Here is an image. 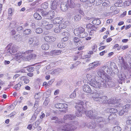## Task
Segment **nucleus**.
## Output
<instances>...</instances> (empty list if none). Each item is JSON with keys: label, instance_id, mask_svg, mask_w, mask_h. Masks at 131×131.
<instances>
[{"label": "nucleus", "instance_id": "obj_1", "mask_svg": "<svg viewBox=\"0 0 131 131\" xmlns=\"http://www.w3.org/2000/svg\"><path fill=\"white\" fill-rule=\"evenodd\" d=\"M74 33L75 36L80 38H84L88 35V34L85 32V29L82 27L75 28Z\"/></svg>", "mask_w": 131, "mask_h": 131}, {"label": "nucleus", "instance_id": "obj_61", "mask_svg": "<svg viewBox=\"0 0 131 131\" xmlns=\"http://www.w3.org/2000/svg\"><path fill=\"white\" fill-rule=\"evenodd\" d=\"M91 57V55H85L84 56V58L85 59V58H90Z\"/></svg>", "mask_w": 131, "mask_h": 131}, {"label": "nucleus", "instance_id": "obj_21", "mask_svg": "<svg viewBox=\"0 0 131 131\" xmlns=\"http://www.w3.org/2000/svg\"><path fill=\"white\" fill-rule=\"evenodd\" d=\"M62 51L61 50L54 49L51 51L50 53L53 56H58L60 55Z\"/></svg>", "mask_w": 131, "mask_h": 131}, {"label": "nucleus", "instance_id": "obj_49", "mask_svg": "<svg viewBox=\"0 0 131 131\" xmlns=\"http://www.w3.org/2000/svg\"><path fill=\"white\" fill-rule=\"evenodd\" d=\"M125 111H124V110L123 109L122 110H121L119 112V115H123Z\"/></svg>", "mask_w": 131, "mask_h": 131}, {"label": "nucleus", "instance_id": "obj_17", "mask_svg": "<svg viewBox=\"0 0 131 131\" xmlns=\"http://www.w3.org/2000/svg\"><path fill=\"white\" fill-rule=\"evenodd\" d=\"M60 8L62 10L65 12L68 9V7L67 3L65 2H63L61 4Z\"/></svg>", "mask_w": 131, "mask_h": 131}, {"label": "nucleus", "instance_id": "obj_37", "mask_svg": "<svg viewBox=\"0 0 131 131\" xmlns=\"http://www.w3.org/2000/svg\"><path fill=\"white\" fill-rule=\"evenodd\" d=\"M121 130L122 129L121 127L118 126H117L114 128L113 131H121Z\"/></svg>", "mask_w": 131, "mask_h": 131}, {"label": "nucleus", "instance_id": "obj_13", "mask_svg": "<svg viewBox=\"0 0 131 131\" xmlns=\"http://www.w3.org/2000/svg\"><path fill=\"white\" fill-rule=\"evenodd\" d=\"M54 31L56 33L59 32L62 29L65 28L66 26V25H54Z\"/></svg>", "mask_w": 131, "mask_h": 131}, {"label": "nucleus", "instance_id": "obj_29", "mask_svg": "<svg viewBox=\"0 0 131 131\" xmlns=\"http://www.w3.org/2000/svg\"><path fill=\"white\" fill-rule=\"evenodd\" d=\"M34 16L35 18L37 20H39L41 19L42 18L41 17L39 14L37 13H35Z\"/></svg>", "mask_w": 131, "mask_h": 131}, {"label": "nucleus", "instance_id": "obj_63", "mask_svg": "<svg viewBox=\"0 0 131 131\" xmlns=\"http://www.w3.org/2000/svg\"><path fill=\"white\" fill-rule=\"evenodd\" d=\"M126 14V11H125L124 12L123 14H121L120 15V16L121 17H123L125 16Z\"/></svg>", "mask_w": 131, "mask_h": 131}, {"label": "nucleus", "instance_id": "obj_16", "mask_svg": "<svg viewBox=\"0 0 131 131\" xmlns=\"http://www.w3.org/2000/svg\"><path fill=\"white\" fill-rule=\"evenodd\" d=\"M45 40L48 42H52L56 40V38L51 36H46L44 38Z\"/></svg>", "mask_w": 131, "mask_h": 131}, {"label": "nucleus", "instance_id": "obj_27", "mask_svg": "<svg viewBox=\"0 0 131 131\" xmlns=\"http://www.w3.org/2000/svg\"><path fill=\"white\" fill-rule=\"evenodd\" d=\"M20 79L21 80L24 81V83L25 84H27L29 82V80L26 76H22L20 77Z\"/></svg>", "mask_w": 131, "mask_h": 131}, {"label": "nucleus", "instance_id": "obj_59", "mask_svg": "<svg viewBox=\"0 0 131 131\" xmlns=\"http://www.w3.org/2000/svg\"><path fill=\"white\" fill-rule=\"evenodd\" d=\"M59 92V89H57L56 90L54 93V94L56 95L58 94Z\"/></svg>", "mask_w": 131, "mask_h": 131}, {"label": "nucleus", "instance_id": "obj_2", "mask_svg": "<svg viewBox=\"0 0 131 131\" xmlns=\"http://www.w3.org/2000/svg\"><path fill=\"white\" fill-rule=\"evenodd\" d=\"M77 128L74 123L70 122L66 123L61 129L62 131H74Z\"/></svg>", "mask_w": 131, "mask_h": 131}, {"label": "nucleus", "instance_id": "obj_4", "mask_svg": "<svg viewBox=\"0 0 131 131\" xmlns=\"http://www.w3.org/2000/svg\"><path fill=\"white\" fill-rule=\"evenodd\" d=\"M34 51L33 50H27L24 53L22 52L21 53V52L17 53V55L15 56V58L16 60L17 61H18L19 60H22L24 61L23 58L24 57H25L26 56H24V55H23V54H29L31 53Z\"/></svg>", "mask_w": 131, "mask_h": 131}, {"label": "nucleus", "instance_id": "obj_5", "mask_svg": "<svg viewBox=\"0 0 131 131\" xmlns=\"http://www.w3.org/2000/svg\"><path fill=\"white\" fill-rule=\"evenodd\" d=\"M54 106L55 108L58 109H64V110H62V111L66 112L67 110L68 105L66 104L58 103L55 104Z\"/></svg>", "mask_w": 131, "mask_h": 131}, {"label": "nucleus", "instance_id": "obj_41", "mask_svg": "<svg viewBox=\"0 0 131 131\" xmlns=\"http://www.w3.org/2000/svg\"><path fill=\"white\" fill-rule=\"evenodd\" d=\"M34 68L32 67H29L27 68V69L29 72H32L34 70Z\"/></svg>", "mask_w": 131, "mask_h": 131}, {"label": "nucleus", "instance_id": "obj_20", "mask_svg": "<svg viewBox=\"0 0 131 131\" xmlns=\"http://www.w3.org/2000/svg\"><path fill=\"white\" fill-rule=\"evenodd\" d=\"M83 91L87 93H90L91 92L92 90L90 86L88 85H84L83 87Z\"/></svg>", "mask_w": 131, "mask_h": 131}, {"label": "nucleus", "instance_id": "obj_42", "mask_svg": "<svg viewBox=\"0 0 131 131\" xmlns=\"http://www.w3.org/2000/svg\"><path fill=\"white\" fill-rule=\"evenodd\" d=\"M76 96V92L74 91L70 95V97L71 98H74Z\"/></svg>", "mask_w": 131, "mask_h": 131}, {"label": "nucleus", "instance_id": "obj_50", "mask_svg": "<svg viewBox=\"0 0 131 131\" xmlns=\"http://www.w3.org/2000/svg\"><path fill=\"white\" fill-rule=\"evenodd\" d=\"M69 39V37H65L62 39V40L63 41H67Z\"/></svg>", "mask_w": 131, "mask_h": 131}, {"label": "nucleus", "instance_id": "obj_58", "mask_svg": "<svg viewBox=\"0 0 131 131\" xmlns=\"http://www.w3.org/2000/svg\"><path fill=\"white\" fill-rule=\"evenodd\" d=\"M32 125L31 124H29L28 125L27 128L29 130H31L32 128Z\"/></svg>", "mask_w": 131, "mask_h": 131}, {"label": "nucleus", "instance_id": "obj_14", "mask_svg": "<svg viewBox=\"0 0 131 131\" xmlns=\"http://www.w3.org/2000/svg\"><path fill=\"white\" fill-rule=\"evenodd\" d=\"M62 20H61V19H59L58 18H56V19L53 20V24H61L67 25L68 24H71V22H70L69 21H65L64 22V23H62Z\"/></svg>", "mask_w": 131, "mask_h": 131}, {"label": "nucleus", "instance_id": "obj_43", "mask_svg": "<svg viewBox=\"0 0 131 131\" xmlns=\"http://www.w3.org/2000/svg\"><path fill=\"white\" fill-rule=\"evenodd\" d=\"M53 25H45V28L47 30H49L51 29L53 26ZM53 27H54L53 26Z\"/></svg>", "mask_w": 131, "mask_h": 131}, {"label": "nucleus", "instance_id": "obj_15", "mask_svg": "<svg viewBox=\"0 0 131 131\" xmlns=\"http://www.w3.org/2000/svg\"><path fill=\"white\" fill-rule=\"evenodd\" d=\"M73 41L74 44L77 47L82 45V42L81 41V39L77 37H74L73 39Z\"/></svg>", "mask_w": 131, "mask_h": 131}, {"label": "nucleus", "instance_id": "obj_56", "mask_svg": "<svg viewBox=\"0 0 131 131\" xmlns=\"http://www.w3.org/2000/svg\"><path fill=\"white\" fill-rule=\"evenodd\" d=\"M128 47V45H125L123 46L121 48V49L124 50L126 49Z\"/></svg>", "mask_w": 131, "mask_h": 131}, {"label": "nucleus", "instance_id": "obj_12", "mask_svg": "<svg viewBox=\"0 0 131 131\" xmlns=\"http://www.w3.org/2000/svg\"><path fill=\"white\" fill-rule=\"evenodd\" d=\"M37 55L35 53H31L29 55L23 58L24 61H30L32 60H35L37 58Z\"/></svg>", "mask_w": 131, "mask_h": 131}, {"label": "nucleus", "instance_id": "obj_18", "mask_svg": "<svg viewBox=\"0 0 131 131\" xmlns=\"http://www.w3.org/2000/svg\"><path fill=\"white\" fill-rule=\"evenodd\" d=\"M75 117V116L72 115H66L64 116L63 118V121L65 122V120H71L74 119Z\"/></svg>", "mask_w": 131, "mask_h": 131}, {"label": "nucleus", "instance_id": "obj_22", "mask_svg": "<svg viewBox=\"0 0 131 131\" xmlns=\"http://www.w3.org/2000/svg\"><path fill=\"white\" fill-rule=\"evenodd\" d=\"M57 13L53 11H50L49 12L48 16V19H51L53 18L55 16H56Z\"/></svg>", "mask_w": 131, "mask_h": 131}, {"label": "nucleus", "instance_id": "obj_45", "mask_svg": "<svg viewBox=\"0 0 131 131\" xmlns=\"http://www.w3.org/2000/svg\"><path fill=\"white\" fill-rule=\"evenodd\" d=\"M21 85L19 83H18L16 84L15 86V87L16 89L17 90L20 89Z\"/></svg>", "mask_w": 131, "mask_h": 131}, {"label": "nucleus", "instance_id": "obj_62", "mask_svg": "<svg viewBox=\"0 0 131 131\" xmlns=\"http://www.w3.org/2000/svg\"><path fill=\"white\" fill-rule=\"evenodd\" d=\"M113 20L112 19H109L107 20V23L108 24H111L113 22Z\"/></svg>", "mask_w": 131, "mask_h": 131}, {"label": "nucleus", "instance_id": "obj_54", "mask_svg": "<svg viewBox=\"0 0 131 131\" xmlns=\"http://www.w3.org/2000/svg\"><path fill=\"white\" fill-rule=\"evenodd\" d=\"M96 46L95 45H94L91 47L92 50L93 51H95L96 50Z\"/></svg>", "mask_w": 131, "mask_h": 131}, {"label": "nucleus", "instance_id": "obj_31", "mask_svg": "<svg viewBox=\"0 0 131 131\" xmlns=\"http://www.w3.org/2000/svg\"><path fill=\"white\" fill-rule=\"evenodd\" d=\"M49 47V46L47 44H44L42 45L41 47L43 50H48Z\"/></svg>", "mask_w": 131, "mask_h": 131}, {"label": "nucleus", "instance_id": "obj_53", "mask_svg": "<svg viewBox=\"0 0 131 131\" xmlns=\"http://www.w3.org/2000/svg\"><path fill=\"white\" fill-rule=\"evenodd\" d=\"M102 5L104 7H109V5L106 2H104L102 4Z\"/></svg>", "mask_w": 131, "mask_h": 131}, {"label": "nucleus", "instance_id": "obj_28", "mask_svg": "<svg viewBox=\"0 0 131 131\" xmlns=\"http://www.w3.org/2000/svg\"><path fill=\"white\" fill-rule=\"evenodd\" d=\"M130 107V104H127L122 106V108L125 110L126 112H128Z\"/></svg>", "mask_w": 131, "mask_h": 131}, {"label": "nucleus", "instance_id": "obj_11", "mask_svg": "<svg viewBox=\"0 0 131 131\" xmlns=\"http://www.w3.org/2000/svg\"><path fill=\"white\" fill-rule=\"evenodd\" d=\"M85 19L89 20H91V23L94 25H100L101 24L100 20L98 18L94 17L90 18L89 17H85Z\"/></svg>", "mask_w": 131, "mask_h": 131}, {"label": "nucleus", "instance_id": "obj_33", "mask_svg": "<svg viewBox=\"0 0 131 131\" xmlns=\"http://www.w3.org/2000/svg\"><path fill=\"white\" fill-rule=\"evenodd\" d=\"M63 119H62V118L61 119H59L58 118L54 122L55 123H58L59 124H62L64 123V121H63Z\"/></svg>", "mask_w": 131, "mask_h": 131}, {"label": "nucleus", "instance_id": "obj_55", "mask_svg": "<svg viewBox=\"0 0 131 131\" xmlns=\"http://www.w3.org/2000/svg\"><path fill=\"white\" fill-rule=\"evenodd\" d=\"M10 34L12 36L16 34V32L15 30H13L11 31Z\"/></svg>", "mask_w": 131, "mask_h": 131}, {"label": "nucleus", "instance_id": "obj_35", "mask_svg": "<svg viewBox=\"0 0 131 131\" xmlns=\"http://www.w3.org/2000/svg\"><path fill=\"white\" fill-rule=\"evenodd\" d=\"M48 3L46 2H45L42 4L41 7L45 9H46L48 8Z\"/></svg>", "mask_w": 131, "mask_h": 131}, {"label": "nucleus", "instance_id": "obj_34", "mask_svg": "<svg viewBox=\"0 0 131 131\" xmlns=\"http://www.w3.org/2000/svg\"><path fill=\"white\" fill-rule=\"evenodd\" d=\"M66 46V44L64 43H59L57 45V46L60 48H64Z\"/></svg>", "mask_w": 131, "mask_h": 131}, {"label": "nucleus", "instance_id": "obj_6", "mask_svg": "<svg viewBox=\"0 0 131 131\" xmlns=\"http://www.w3.org/2000/svg\"><path fill=\"white\" fill-rule=\"evenodd\" d=\"M124 130L131 131V116H128L127 118Z\"/></svg>", "mask_w": 131, "mask_h": 131}, {"label": "nucleus", "instance_id": "obj_32", "mask_svg": "<svg viewBox=\"0 0 131 131\" xmlns=\"http://www.w3.org/2000/svg\"><path fill=\"white\" fill-rule=\"evenodd\" d=\"M74 19L75 21H77L80 20L81 18V15L80 14H77L74 17Z\"/></svg>", "mask_w": 131, "mask_h": 131}, {"label": "nucleus", "instance_id": "obj_9", "mask_svg": "<svg viewBox=\"0 0 131 131\" xmlns=\"http://www.w3.org/2000/svg\"><path fill=\"white\" fill-rule=\"evenodd\" d=\"M107 112L109 113H111L110 115L112 117V118H114L117 116V115L116 114L117 112V110L115 108H108L106 109Z\"/></svg>", "mask_w": 131, "mask_h": 131}, {"label": "nucleus", "instance_id": "obj_51", "mask_svg": "<svg viewBox=\"0 0 131 131\" xmlns=\"http://www.w3.org/2000/svg\"><path fill=\"white\" fill-rule=\"evenodd\" d=\"M39 124H37V122H35L32 125L33 127L34 128V129H35L37 128V126Z\"/></svg>", "mask_w": 131, "mask_h": 131}, {"label": "nucleus", "instance_id": "obj_7", "mask_svg": "<svg viewBox=\"0 0 131 131\" xmlns=\"http://www.w3.org/2000/svg\"><path fill=\"white\" fill-rule=\"evenodd\" d=\"M88 80L90 81V84L92 86L96 88H97L99 87V83L96 81H92V77L91 75L89 74H87L86 75Z\"/></svg>", "mask_w": 131, "mask_h": 131}, {"label": "nucleus", "instance_id": "obj_39", "mask_svg": "<svg viewBox=\"0 0 131 131\" xmlns=\"http://www.w3.org/2000/svg\"><path fill=\"white\" fill-rule=\"evenodd\" d=\"M36 31L37 33L39 34L42 32L43 30L41 28H38L36 29Z\"/></svg>", "mask_w": 131, "mask_h": 131}, {"label": "nucleus", "instance_id": "obj_36", "mask_svg": "<svg viewBox=\"0 0 131 131\" xmlns=\"http://www.w3.org/2000/svg\"><path fill=\"white\" fill-rule=\"evenodd\" d=\"M31 32V30L30 29H26L24 31V34L26 35H28L30 34Z\"/></svg>", "mask_w": 131, "mask_h": 131}, {"label": "nucleus", "instance_id": "obj_47", "mask_svg": "<svg viewBox=\"0 0 131 131\" xmlns=\"http://www.w3.org/2000/svg\"><path fill=\"white\" fill-rule=\"evenodd\" d=\"M116 6H112L110 7V10L112 11H114L116 10L117 9Z\"/></svg>", "mask_w": 131, "mask_h": 131}, {"label": "nucleus", "instance_id": "obj_60", "mask_svg": "<svg viewBox=\"0 0 131 131\" xmlns=\"http://www.w3.org/2000/svg\"><path fill=\"white\" fill-rule=\"evenodd\" d=\"M8 13L11 15L12 14V10L11 8H9L8 10Z\"/></svg>", "mask_w": 131, "mask_h": 131}, {"label": "nucleus", "instance_id": "obj_46", "mask_svg": "<svg viewBox=\"0 0 131 131\" xmlns=\"http://www.w3.org/2000/svg\"><path fill=\"white\" fill-rule=\"evenodd\" d=\"M91 64H92V65L93 66V67H97L99 65V63L97 62H93Z\"/></svg>", "mask_w": 131, "mask_h": 131}, {"label": "nucleus", "instance_id": "obj_3", "mask_svg": "<svg viewBox=\"0 0 131 131\" xmlns=\"http://www.w3.org/2000/svg\"><path fill=\"white\" fill-rule=\"evenodd\" d=\"M75 107L77 109L76 114L77 117H80L82 116V113L84 109V103L83 102L79 101L78 103L76 104Z\"/></svg>", "mask_w": 131, "mask_h": 131}, {"label": "nucleus", "instance_id": "obj_64", "mask_svg": "<svg viewBox=\"0 0 131 131\" xmlns=\"http://www.w3.org/2000/svg\"><path fill=\"white\" fill-rule=\"evenodd\" d=\"M27 75L29 77H32L33 76L34 74L32 73H27Z\"/></svg>", "mask_w": 131, "mask_h": 131}, {"label": "nucleus", "instance_id": "obj_24", "mask_svg": "<svg viewBox=\"0 0 131 131\" xmlns=\"http://www.w3.org/2000/svg\"><path fill=\"white\" fill-rule=\"evenodd\" d=\"M58 6V2L57 1H53L52 2L51 8L53 10L56 9Z\"/></svg>", "mask_w": 131, "mask_h": 131}, {"label": "nucleus", "instance_id": "obj_23", "mask_svg": "<svg viewBox=\"0 0 131 131\" xmlns=\"http://www.w3.org/2000/svg\"><path fill=\"white\" fill-rule=\"evenodd\" d=\"M86 27L88 31H96L97 29V28L95 27V25H86Z\"/></svg>", "mask_w": 131, "mask_h": 131}, {"label": "nucleus", "instance_id": "obj_19", "mask_svg": "<svg viewBox=\"0 0 131 131\" xmlns=\"http://www.w3.org/2000/svg\"><path fill=\"white\" fill-rule=\"evenodd\" d=\"M85 113L87 117H89L91 119H93L95 117V116L93 114V111L90 110L87 112L86 111Z\"/></svg>", "mask_w": 131, "mask_h": 131}, {"label": "nucleus", "instance_id": "obj_52", "mask_svg": "<svg viewBox=\"0 0 131 131\" xmlns=\"http://www.w3.org/2000/svg\"><path fill=\"white\" fill-rule=\"evenodd\" d=\"M106 46H100L99 47V51H101L105 49L106 47Z\"/></svg>", "mask_w": 131, "mask_h": 131}, {"label": "nucleus", "instance_id": "obj_48", "mask_svg": "<svg viewBox=\"0 0 131 131\" xmlns=\"http://www.w3.org/2000/svg\"><path fill=\"white\" fill-rule=\"evenodd\" d=\"M107 52V50H104L100 53L99 54L101 56L104 55V54L106 53Z\"/></svg>", "mask_w": 131, "mask_h": 131}, {"label": "nucleus", "instance_id": "obj_40", "mask_svg": "<svg viewBox=\"0 0 131 131\" xmlns=\"http://www.w3.org/2000/svg\"><path fill=\"white\" fill-rule=\"evenodd\" d=\"M102 0H95V3L96 5H100L102 2Z\"/></svg>", "mask_w": 131, "mask_h": 131}, {"label": "nucleus", "instance_id": "obj_44", "mask_svg": "<svg viewBox=\"0 0 131 131\" xmlns=\"http://www.w3.org/2000/svg\"><path fill=\"white\" fill-rule=\"evenodd\" d=\"M122 3V1L120 0L118 1L117 2L115 3V5L116 6H117V5L118 6H120V4Z\"/></svg>", "mask_w": 131, "mask_h": 131}, {"label": "nucleus", "instance_id": "obj_25", "mask_svg": "<svg viewBox=\"0 0 131 131\" xmlns=\"http://www.w3.org/2000/svg\"><path fill=\"white\" fill-rule=\"evenodd\" d=\"M8 52L11 54L13 53H15L16 52L15 47L13 46L9 48L8 50Z\"/></svg>", "mask_w": 131, "mask_h": 131}, {"label": "nucleus", "instance_id": "obj_30", "mask_svg": "<svg viewBox=\"0 0 131 131\" xmlns=\"http://www.w3.org/2000/svg\"><path fill=\"white\" fill-rule=\"evenodd\" d=\"M42 15L44 17L47 16L48 17L49 12H47L46 11L41 10H40Z\"/></svg>", "mask_w": 131, "mask_h": 131}, {"label": "nucleus", "instance_id": "obj_38", "mask_svg": "<svg viewBox=\"0 0 131 131\" xmlns=\"http://www.w3.org/2000/svg\"><path fill=\"white\" fill-rule=\"evenodd\" d=\"M47 20H43L42 21L41 23L42 24H46V25H51V24H49V21H50V20L49 19H46Z\"/></svg>", "mask_w": 131, "mask_h": 131}, {"label": "nucleus", "instance_id": "obj_10", "mask_svg": "<svg viewBox=\"0 0 131 131\" xmlns=\"http://www.w3.org/2000/svg\"><path fill=\"white\" fill-rule=\"evenodd\" d=\"M104 100L105 102L104 103H107L110 104H113L116 103H117L118 102H119L121 100L120 99H114L113 98H111L108 100H107V99H105Z\"/></svg>", "mask_w": 131, "mask_h": 131}, {"label": "nucleus", "instance_id": "obj_8", "mask_svg": "<svg viewBox=\"0 0 131 131\" xmlns=\"http://www.w3.org/2000/svg\"><path fill=\"white\" fill-rule=\"evenodd\" d=\"M100 95V94L99 93H95L93 96L94 100L96 101H101L104 103V101H103V100L104 99H107V97L106 96H104L101 97L99 96Z\"/></svg>", "mask_w": 131, "mask_h": 131}, {"label": "nucleus", "instance_id": "obj_57", "mask_svg": "<svg viewBox=\"0 0 131 131\" xmlns=\"http://www.w3.org/2000/svg\"><path fill=\"white\" fill-rule=\"evenodd\" d=\"M38 102L36 101L34 104V107L35 108H37L38 106Z\"/></svg>", "mask_w": 131, "mask_h": 131}, {"label": "nucleus", "instance_id": "obj_26", "mask_svg": "<svg viewBox=\"0 0 131 131\" xmlns=\"http://www.w3.org/2000/svg\"><path fill=\"white\" fill-rule=\"evenodd\" d=\"M67 3L70 8H74L75 6V4L72 0H68L67 1Z\"/></svg>", "mask_w": 131, "mask_h": 131}]
</instances>
